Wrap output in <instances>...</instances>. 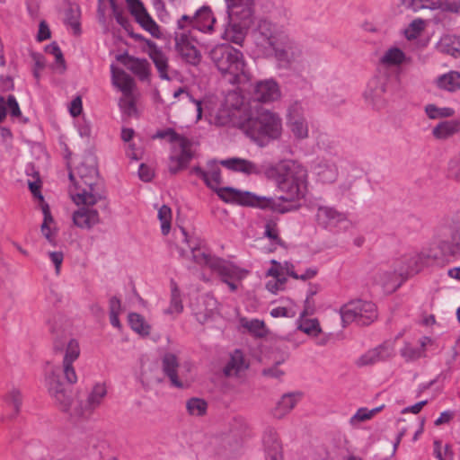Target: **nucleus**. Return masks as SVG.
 <instances>
[{"mask_svg":"<svg viewBox=\"0 0 460 460\" xmlns=\"http://www.w3.org/2000/svg\"><path fill=\"white\" fill-rule=\"evenodd\" d=\"M54 335L53 349L56 354H64L62 367H56L46 376V385L51 398L56 405L64 412L75 419L89 418L93 411L97 409L107 395V387L104 383L95 384L87 394L85 400L73 398L71 392L60 380L62 373L68 385L77 382V376L73 367L80 355L79 343L76 340L69 337L66 329H63L55 322L50 327Z\"/></svg>","mask_w":460,"mask_h":460,"instance_id":"nucleus-1","label":"nucleus"},{"mask_svg":"<svg viewBox=\"0 0 460 460\" xmlns=\"http://www.w3.org/2000/svg\"><path fill=\"white\" fill-rule=\"evenodd\" d=\"M267 179L273 181L278 188L285 193L279 199H275L274 211L285 213L287 208H281L279 200L292 201L305 196L307 183L306 169L295 160H284L274 165L267 167L264 171ZM271 209V208H270ZM273 210V208H272Z\"/></svg>","mask_w":460,"mask_h":460,"instance_id":"nucleus-2","label":"nucleus"},{"mask_svg":"<svg viewBox=\"0 0 460 460\" xmlns=\"http://www.w3.org/2000/svg\"><path fill=\"white\" fill-rule=\"evenodd\" d=\"M76 174L78 179L72 172L68 175L76 190H70L73 201L76 205H95L102 201L103 207L107 208L103 184L99 179L97 159L93 154L83 157V161L76 167Z\"/></svg>","mask_w":460,"mask_h":460,"instance_id":"nucleus-3","label":"nucleus"},{"mask_svg":"<svg viewBox=\"0 0 460 460\" xmlns=\"http://www.w3.org/2000/svg\"><path fill=\"white\" fill-rule=\"evenodd\" d=\"M236 125L251 139L260 146L265 139H277L282 133L281 119L269 110L251 106L239 111Z\"/></svg>","mask_w":460,"mask_h":460,"instance_id":"nucleus-4","label":"nucleus"},{"mask_svg":"<svg viewBox=\"0 0 460 460\" xmlns=\"http://www.w3.org/2000/svg\"><path fill=\"white\" fill-rule=\"evenodd\" d=\"M206 185L214 190L218 197L227 203H237L242 206L257 207L265 209H277L276 201L272 198L257 196L250 191H241L232 187L219 188L222 183L221 169L217 162L211 161L207 164Z\"/></svg>","mask_w":460,"mask_h":460,"instance_id":"nucleus-5","label":"nucleus"},{"mask_svg":"<svg viewBox=\"0 0 460 460\" xmlns=\"http://www.w3.org/2000/svg\"><path fill=\"white\" fill-rule=\"evenodd\" d=\"M209 58L229 84H243L249 82L250 75L240 50L229 44L217 45L210 50Z\"/></svg>","mask_w":460,"mask_h":460,"instance_id":"nucleus-6","label":"nucleus"},{"mask_svg":"<svg viewBox=\"0 0 460 460\" xmlns=\"http://www.w3.org/2000/svg\"><path fill=\"white\" fill-rule=\"evenodd\" d=\"M153 138H168L169 142L172 145L168 164V169L171 173L175 174L188 166L193 157L191 151L192 143L190 139L178 134L171 128L157 131Z\"/></svg>","mask_w":460,"mask_h":460,"instance_id":"nucleus-7","label":"nucleus"},{"mask_svg":"<svg viewBox=\"0 0 460 460\" xmlns=\"http://www.w3.org/2000/svg\"><path fill=\"white\" fill-rule=\"evenodd\" d=\"M286 35L283 26L268 18L261 19L253 31L254 43L266 56H270L284 42Z\"/></svg>","mask_w":460,"mask_h":460,"instance_id":"nucleus-8","label":"nucleus"},{"mask_svg":"<svg viewBox=\"0 0 460 460\" xmlns=\"http://www.w3.org/2000/svg\"><path fill=\"white\" fill-rule=\"evenodd\" d=\"M340 313L343 326L352 322L359 325H368L377 318L376 305L361 299L347 303L341 308Z\"/></svg>","mask_w":460,"mask_h":460,"instance_id":"nucleus-9","label":"nucleus"},{"mask_svg":"<svg viewBox=\"0 0 460 460\" xmlns=\"http://www.w3.org/2000/svg\"><path fill=\"white\" fill-rule=\"evenodd\" d=\"M229 22L248 29L253 22L254 0H226Z\"/></svg>","mask_w":460,"mask_h":460,"instance_id":"nucleus-10","label":"nucleus"},{"mask_svg":"<svg viewBox=\"0 0 460 460\" xmlns=\"http://www.w3.org/2000/svg\"><path fill=\"white\" fill-rule=\"evenodd\" d=\"M389 81L390 75L387 73L378 72L367 83L363 94L365 101L375 108L383 106Z\"/></svg>","mask_w":460,"mask_h":460,"instance_id":"nucleus-11","label":"nucleus"},{"mask_svg":"<svg viewBox=\"0 0 460 460\" xmlns=\"http://www.w3.org/2000/svg\"><path fill=\"white\" fill-rule=\"evenodd\" d=\"M287 125L296 139L304 140L308 137V123L304 116V108L300 102H295L288 107Z\"/></svg>","mask_w":460,"mask_h":460,"instance_id":"nucleus-12","label":"nucleus"},{"mask_svg":"<svg viewBox=\"0 0 460 460\" xmlns=\"http://www.w3.org/2000/svg\"><path fill=\"white\" fill-rule=\"evenodd\" d=\"M175 49L181 58L187 63L197 66L201 61L200 51L194 46L190 31L175 32Z\"/></svg>","mask_w":460,"mask_h":460,"instance_id":"nucleus-13","label":"nucleus"},{"mask_svg":"<svg viewBox=\"0 0 460 460\" xmlns=\"http://www.w3.org/2000/svg\"><path fill=\"white\" fill-rule=\"evenodd\" d=\"M283 41L270 56L274 57L284 66L300 61L303 57L301 46L289 39L288 35L285 36Z\"/></svg>","mask_w":460,"mask_h":460,"instance_id":"nucleus-14","label":"nucleus"},{"mask_svg":"<svg viewBox=\"0 0 460 460\" xmlns=\"http://www.w3.org/2000/svg\"><path fill=\"white\" fill-rule=\"evenodd\" d=\"M280 96V91L278 84L272 80L259 81L253 86L251 93V106L252 103H268L278 100Z\"/></svg>","mask_w":460,"mask_h":460,"instance_id":"nucleus-15","label":"nucleus"},{"mask_svg":"<svg viewBox=\"0 0 460 460\" xmlns=\"http://www.w3.org/2000/svg\"><path fill=\"white\" fill-rule=\"evenodd\" d=\"M317 225L324 229L336 227L340 223L346 221V216L330 206H318L315 213Z\"/></svg>","mask_w":460,"mask_h":460,"instance_id":"nucleus-16","label":"nucleus"},{"mask_svg":"<svg viewBox=\"0 0 460 460\" xmlns=\"http://www.w3.org/2000/svg\"><path fill=\"white\" fill-rule=\"evenodd\" d=\"M210 269L220 276L222 281L242 280L246 274L245 270L218 257L210 262Z\"/></svg>","mask_w":460,"mask_h":460,"instance_id":"nucleus-17","label":"nucleus"},{"mask_svg":"<svg viewBox=\"0 0 460 460\" xmlns=\"http://www.w3.org/2000/svg\"><path fill=\"white\" fill-rule=\"evenodd\" d=\"M179 360L176 355L165 353L162 358V369L164 374L169 378L171 385L177 388L188 386L182 377L178 376Z\"/></svg>","mask_w":460,"mask_h":460,"instance_id":"nucleus-18","label":"nucleus"},{"mask_svg":"<svg viewBox=\"0 0 460 460\" xmlns=\"http://www.w3.org/2000/svg\"><path fill=\"white\" fill-rule=\"evenodd\" d=\"M94 205H83L73 213V222L80 228L91 229L100 223V216Z\"/></svg>","mask_w":460,"mask_h":460,"instance_id":"nucleus-19","label":"nucleus"},{"mask_svg":"<svg viewBox=\"0 0 460 460\" xmlns=\"http://www.w3.org/2000/svg\"><path fill=\"white\" fill-rule=\"evenodd\" d=\"M262 444L266 460H282L281 445L275 429L271 427L265 429L262 436Z\"/></svg>","mask_w":460,"mask_h":460,"instance_id":"nucleus-20","label":"nucleus"},{"mask_svg":"<svg viewBox=\"0 0 460 460\" xmlns=\"http://www.w3.org/2000/svg\"><path fill=\"white\" fill-rule=\"evenodd\" d=\"M193 30L203 33H212L217 22L209 6L204 5L198 9L192 15Z\"/></svg>","mask_w":460,"mask_h":460,"instance_id":"nucleus-21","label":"nucleus"},{"mask_svg":"<svg viewBox=\"0 0 460 460\" xmlns=\"http://www.w3.org/2000/svg\"><path fill=\"white\" fill-rule=\"evenodd\" d=\"M149 47V58L155 64V68L162 80L170 81L171 77L168 74L169 64L166 55L156 46L155 42L147 41Z\"/></svg>","mask_w":460,"mask_h":460,"instance_id":"nucleus-22","label":"nucleus"},{"mask_svg":"<svg viewBox=\"0 0 460 460\" xmlns=\"http://www.w3.org/2000/svg\"><path fill=\"white\" fill-rule=\"evenodd\" d=\"M429 255L424 252L413 253L403 259L405 265L400 266L398 273L400 277H408L418 273L427 262Z\"/></svg>","mask_w":460,"mask_h":460,"instance_id":"nucleus-23","label":"nucleus"},{"mask_svg":"<svg viewBox=\"0 0 460 460\" xmlns=\"http://www.w3.org/2000/svg\"><path fill=\"white\" fill-rule=\"evenodd\" d=\"M118 60L127 66V67L137 75L140 80H146L148 78L150 74V66L146 59L119 55L118 56Z\"/></svg>","mask_w":460,"mask_h":460,"instance_id":"nucleus-24","label":"nucleus"},{"mask_svg":"<svg viewBox=\"0 0 460 460\" xmlns=\"http://www.w3.org/2000/svg\"><path fill=\"white\" fill-rule=\"evenodd\" d=\"M112 84L119 88L123 95L131 96L135 86L134 79L123 69L117 68L114 65L111 66Z\"/></svg>","mask_w":460,"mask_h":460,"instance_id":"nucleus-25","label":"nucleus"},{"mask_svg":"<svg viewBox=\"0 0 460 460\" xmlns=\"http://www.w3.org/2000/svg\"><path fill=\"white\" fill-rule=\"evenodd\" d=\"M392 355L391 348L386 344H381L378 347L367 351L358 360V367H365L384 360Z\"/></svg>","mask_w":460,"mask_h":460,"instance_id":"nucleus-26","label":"nucleus"},{"mask_svg":"<svg viewBox=\"0 0 460 460\" xmlns=\"http://www.w3.org/2000/svg\"><path fill=\"white\" fill-rule=\"evenodd\" d=\"M438 249L444 256L460 255V226L451 229L449 238L438 243Z\"/></svg>","mask_w":460,"mask_h":460,"instance_id":"nucleus-27","label":"nucleus"},{"mask_svg":"<svg viewBox=\"0 0 460 460\" xmlns=\"http://www.w3.org/2000/svg\"><path fill=\"white\" fill-rule=\"evenodd\" d=\"M435 48L440 53L458 58L460 57V36L443 35L437 42Z\"/></svg>","mask_w":460,"mask_h":460,"instance_id":"nucleus-28","label":"nucleus"},{"mask_svg":"<svg viewBox=\"0 0 460 460\" xmlns=\"http://www.w3.org/2000/svg\"><path fill=\"white\" fill-rule=\"evenodd\" d=\"M435 85L442 91L456 93L460 90V72L451 70L439 75L435 80Z\"/></svg>","mask_w":460,"mask_h":460,"instance_id":"nucleus-29","label":"nucleus"},{"mask_svg":"<svg viewBox=\"0 0 460 460\" xmlns=\"http://www.w3.org/2000/svg\"><path fill=\"white\" fill-rule=\"evenodd\" d=\"M221 164L225 167L237 171L242 172L247 174H258L261 172L258 166L248 160L241 159V158H230L221 161Z\"/></svg>","mask_w":460,"mask_h":460,"instance_id":"nucleus-30","label":"nucleus"},{"mask_svg":"<svg viewBox=\"0 0 460 460\" xmlns=\"http://www.w3.org/2000/svg\"><path fill=\"white\" fill-rule=\"evenodd\" d=\"M247 367L248 365L245 363L243 352L235 349L231 354L230 359L224 368V373L227 376H237Z\"/></svg>","mask_w":460,"mask_h":460,"instance_id":"nucleus-31","label":"nucleus"},{"mask_svg":"<svg viewBox=\"0 0 460 460\" xmlns=\"http://www.w3.org/2000/svg\"><path fill=\"white\" fill-rule=\"evenodd\" d=\"M298 398L296 394L289 393L282 395L277 405L272 411V414L277 419L284 418L296 406Z\"/></svg>","mask_w":460,"mask_h":460,"instance_id":"nucleus-32","label":"nucleus"},{"mask_svg":"<svg viewBox=\"0 0 460 460\" xmlns=\"http://www.w3.org/2000/svg\"><path fill=\"white\" fill-rule=\"evenodd\" d=\"M460 130V124L456 120H444L432 129V135L437 139H447Z\"/></svg>","mask_w":460,"mask_h":460,"instance_id":"nucleus-33","label":"nucleus"},{"mask_svg":"<svg viewBox=\"0 0 460 460\" xmlns=\"http://www.w3.org/2000/svg\"><path fill=\"white\" fill-rule=\"evenodd\" d=\"M406 59L407 58L401 49L393 47L384 53L380 58V63L387 66H394L402 65Z\"/></svg>","mask_w":460,"mask_h":460,"instance_id":"nucleus-34","label":"nucleus"},{"mask_svg":"<svg viewBox=\"0 0 460 460\" xmlns=\"http://www.w3.org/2000/svg\"><path fill=\"white\" fill-rule=\"evenodd\" d=\"M316 171L320 181L324 183L333 182L338 176V170L333 163L322 161L318 164Z\"/></svg>","mask_w":460,"mask_h":460,"instance_id":"nucleus-35","label":"nucleus"},{"mask_svg":"<svg viewBox=\"0 0 460 460\" xmlns=\"http://www.w3.org/2000/svg\"><path fill=\"white\" fill-rule=\"evenodd\" d=\"M181 231H182V234L184 235V241L186 243H190V248L191 250L193 261L196 263H198V264H204V265H207V266H208L210 268V262L213 260L217 259V257H212L209 254H208V253H206L204 252H201L198 243H194L192 241H190L189 238H188L186 231L184 229H181Z\"/></svg>","mask_w":460,"mask_h":460,"instance_id":"nucleus-36","label":"nucleus"},{"mask_svg":"<svg viewBox=\"0 0 460 460\" xmlns=\"http://www.w3.org/2000/svg\"><path fill=\"white\" fill-rule=\"evenodd\" d=\"M128 319V323L134 332L142 336L149 335L151 327L141 314L130 313Z\"/></svg>","mask_w":460,"mask_h":460,"instance_id":"nucleus-37","label":"nucleus"},{"mask_svg":"<svg viewBox=\"0 0 460 460\" xmlns=\"http://www.w3.org/2000/svg\"><path fill=\"white\" fill-rule=\"evenodd\" d=\"M241 325L256 337L261 338L267 334V330L263 321H260L258 319L248 320L246 318H242Z\"/></svg>","mask_w":460,"mask_h":460,"instance_id":"nucleus-38","label":"nucleus"},{"mask_svg":"<svg viewBox=\"0 0 460 460\" xmlns=\"http://www.w3.org/2000/svg\"><path fill=\"white\" fill-rule=\"evenodd\" d=\"M425 112L429 119H437L441 118H449L454 116L455 111L450 107L439 108L435 104H428L425 106Z\"/></svg>","mask_w":460,"mask_h":460,"instance_id":"nucleus-39","label":"nucleus"},{"mask_svg":"<svg viewBox=\"0 0 460 460\" xmlns=\"http://www.w3.org/2000/svg\"><path fill=\"white\" fill-rule=\"evenodd\" d=\"M4 401L9 407L13 409V414L12 417H15L21 411L22 402V395L20 390L16 388L11 389L5 395Z\"/></svg>","mask_w":460,"mask_h":460,"instance_id":"nucleus-40","label":"nucleus"},{"mask_svg":"<svg viewBox=\"0 0 460 460\" xmlns=\"http://www.w3.org/2000/svg\"><path fill=\"white\" fill-rule=\"evenodd\" d=\"M186 408L190 415L203 416L207 411L208 404L205 400L193 397L187 401Z\"/></svg>","mask_w":460,"mask_h":460,"instance_id":"nucleus-41","label":"nucleus"},{"mask_svg":"<svg viewBox=\"0 0 460 460\" xmlns=\"http://www.w3.org/2000/svg\"><path fill=\"white\" fill-rule=\"evenodd\" d=\"M137 22L141 25L143 29L148 31L153 37L159 38L161 35L160 28L153 18L146 12L140 16Z\"/></svg>","mask_w":460,"mask_h":460,"instance_id":"nucleus-42","label":"nucleus"},{"mask_svg":"<svg viewBox=\"0 0 460 460\" xmlns=\"http://www.w3.org/2000/svg\"><path fill=\"white\" fill-rule=\"evenodd\" d=\"M423 9H441L443 11H457V4H449L448 0H422Z\"/></svg>","mask_w":460,"mask_h":460,"instance_id":"nucleus-43","label":"nucleus"},{"mask_svg":"<svg viewBox=\"0 0 460 460\" xmlns=\"http://www.w3.org/2000/svg\"><path fill=\"white\" fill-rule=\"evenodd\" d=\"M66 23L70 25L75 34H80L81 29H80V22H79V16L80 12L78 7H73L70 6L66 10Z\"/></svg>","mask_w":460,"mask_h":460,"instance_id":"nucleus-44","label":"nucleus"},{"mask_svg":"<svg viewBox=\"0 0 460 460\" xmlns=\"http://www.w3.org/2000/svg\"><path fill=\"white\" fill-rule=\"evenodd\" d=\"M158 218L161 221V231L164 235L169 234L171 228L172 210L166 206L163 205L158 210Z\"/></svg>","mask_w":460,"mask_h":460,"instance_id":"nucleus-45","label":"nucleus"},{"mask_svg":"<svg viewBox=\"0 0 460 460\" xmlns=\"http://www.w3.org/2000/svg\"><path fill=\"white\" fill-rule=\"evenodd\" d=\"M398 270L399 267L394 268L393 270H388L380 268L376 272V281L382 286H386L390 284L396 279L397 276H400L398 273Z\"/></svg>","mask_w":460,"mask_h":460,"instance_id":"nucleus-46","label":"nucleus"},{"mask_svg":"<svg viewBox=\"0 0 460 460\" xmlns=\"http://www.w3.org/2000/svg\"><path fill=\"white\" fill-rule=\"evenodd\" d=\"M401 355L407 361L417 360L426 356V354L420 348H415L409 343H406L401 349Z\"/></svg>","mask_w":460,"mask_h":460,"instance_id":"nucleus-47","label":"nucleus"},{"mask_svg":"<svg viewBox=\"0 0 460 460\" xmlns=\"http://www.w3.org/2000/svg\"><path fill=\"white\" fill-rule=\"evenodd\" d=\"M298 328L305 333L313 336H317L322 332L317 319L306 320Z\"/></svg>","mask_w":460,"mask_h":460,"instance_id":"nucleus-48","label":"nucleus"},{"mask_svg":"<svg viewBox=\"0 0 460 460\" xmlns=\"http://www.w3.org/2000/svg\"><path fill=\"white\" fill-rule=\"evenodd\" d=\"M181 94H185L186 98L195 105L197 111V119H200L202 117V106L201 101L196 100L193 96L187 92L184 88L180 87L173 93V97L178 98Z\"/></svg>","mask_w":460,"mask_h":460,"instance_id":"nucleus-49","label":"nucleus"},{"mask_svg":"<svg viewBox=\"0 0 460 460\" xmlns=\"http://www.w3.org/2000/svg\"><path fill=\"white\" fill-rule=\"evenodd\" d=\"M183 309L181 299L178 290L175 288L172 292L170 306L165 310V314H180Z\"/></svg>","mask_w":460,"mask_h":460,"instance_id":"nucleus-50","label":"nucleus"},{"mask_svg":"<svg viewBox=\"0 0 460 460\" xmlns=\"http://www.w3.org/2000/svg\"><path fill=\"white\" fill-rule=\"evenodd\" d=\"M119 106L120 110L128 116H133L137 113L135 102L131 96H123L119 99Z\"/></svg>","mask_w":460,"mask_h":460,"instance_id":"nucleus-51","label":"nucleus"},{"mask_svg":"<svg viewBox=\"0 0 460 460\" xmlns=\"http://www.w3.org/2000/svg\"><path fill=\"white\" fill-rule=\"evenodd\" d=\"M128 9L132 15L135 16L136 21L146 13V10L140 0H127Z\"/></svg>","mask_w":460,"mask_h":460,"instance_id":"nucleus-52","label":"nucleus"},{"mask_svg":"<svg viewBox=\"0 0 460 460\" xmlns=\"http://www.w3.org/2000/svg\"><path fill=\"white\" fill-rule=\"evenodd\" d=\"M229 26L231 27V31L234 32V35H233L232 37L229 36L230 34V30L229 29H226V34L227 36L230 38V40L236 43V44H241L243 40V38H244V33L245 31L248 30V29H241L239 28V26L237 25H234V24H231L229 22Z\"/></svg>","mask_w":460,"mask_h":460,"instance_id":"nucleus-53","label":"nucleus"},{"mask_svg":"<svg viewBox=\"0 0 460 460\" xmlns=\"http://www.w3.org/2000/svg\"><path fill=\"white\" fill-rule=\"evenodd\" d=\"M370 416L368 413L367 408H359L357 412L350 418L349 423L351 425H357L359 422L366 421L367 420H370Z\"/></svg>","mask_w":460,"mask_h":460,"instance_id":"nucleus-54","label":"nucleus"},{"mask_svg":"<svg viewBox=\"0 0 460 460\" xmlns=\"http://www.w3.org/2000/svg\"><path fill=\"white\" fill-rule=\"evenodd\" d=\"M6 102V110H9L10 113L13 117L21 115V111L18 102L13 95H8Z\"/></svg>","mask_w":460,"mask_h":460,"instance_id":"nucleus-55","label":"nucleus"},{"mask_svg":"<svg viewBox=\"0 0 460 460\" xmlns=\"http://www.w3.org/2000/svg\"><path fill=\"white\" fill-rule=\"evenodd\" d=\"M49 256L50 261L55 266V271L57 274H59L60 268L64 260V253L62 252H49Z\"/></svg>","mask_w":460,"mask_h":460,"instance_id":"nucleus-56","label":"nucleus"},{"mask_svg":"<svg viewBox=\"0 0 460 460\" xmlns=\"http://www.w3.org/2000/svg\"><path fill=\"white\" fill-rule=\"evenodd\" d=\"M405 10L417 12L423 9L422 0H400Z\"/></svg>","mask_w":460,"mask_h":460,"instance_id":"nucleus-57","label":"nucleus"},{"mask_svg":"<svg viewBox=\"0 0 460 460\" xmlns=\"http://www.w3.org/2000/svg\"><path fill=\"white\" fill-rule=\"evenodd\" d=\"M138 176L144 181H150L154 177V171L145 164H141L138 169Z\"/></svg>","mask_w":460,"mask_h":460,"instance_id":"nucleus-58","label":"nucleus"},{"mask_svg":"<svg viewBox=\"0 0 460 460\" xmlns=\"http://www.w3.org/2000/svg\"><path fill=\"white\" fill-rule=\"evenodd\" d=\"M193 19L192 16L183 14L177 22V27L179 30L193 29Z\"/></svg>","mask_w":460,"mask_h":460,"instance_id":"nucleus-59","label":"nucleus"},{"mask_svg":"<svg viewBox=\"0 0 460 460\" xmlns=\"http://www.w3.org/2000/svg\"><path fill=\"white\" fill-rule=\"evenodd\" d=\"M315 313V305L313 298L306 297L305 300L304 309L300 314V317H305L307 315H313Z\"/></svg>","mask_w":460,"mask_h":460,"instance_id":"nucleus-60","label":"nucleus"},{"mask_svg":"<svg viewBox=\"0 0 460 460\" xmlns=\"http://www.w3.org/2000/svg\"><path fill=\"white\" fill-rule=\"evenodd\" d=\"M49 38H50V30H49L48 24L44 21H42L40 23L37 40L39 41H43Z\"/></svg>","mask_w":460,"mask_h":460,"instance_id":"nucleus-61","label":"nucleus"},{"mask_svg":"<svg viewBox=\"0 0 460 460\" xmlns=\"http://www.w3.org/2000/svg\"><path fill=\"white\" fill-rule=\"evenodd\" d=\"M270 315L273 317H293L295 316V313H291L290 310L286 307L279 306L271 310Z\"/></svg>","mask_w":460,"mask_h":460,"instance_id":"nucleus-62","label":"nucleus"},{"mask_svg":"<svg viewBox=\"0 0 460 460\" xmlns=\"http://www.w3.org/2000/svg\"><path fill=\"white\" fill-rule=\"evenodd\" d=\"M410 28L414 32L409 38L415 37L424 30V21L421 19H415L410 23Z\"/></svg>","mask_w":460,"mask_h":460,"instance_id":"nucleus-63","label":"nucleus"},{"mask_svg":"<svg viewBox=\"0 0 460 460\" xmlns=\"http://www.w3.org/2000/svg\"><path fill=\"white\" fill-rule=\"evenodd\" d=\"M82 112V100L79 96L75 97L70 105V113L73 117L78 116Z\"/></svg>","mask_w":460,"mask_h":460,"instance_id":"nucleus-64","label":"nucleus"}]
</instances>
